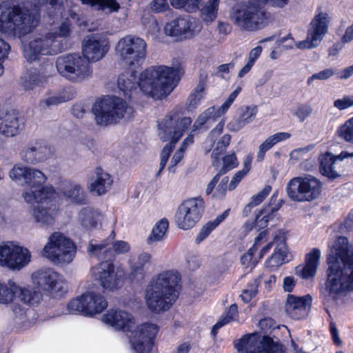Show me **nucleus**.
<instances>
[{
  "instance_id": "2eb2a0df",
  "label": "nucleus",
  "mask_w": 353,
  "mask_h": 353,
  "mask_svg": "<svg viewBox=\"0 0 353 353\" xmlns=\"http://www.w3.org/2000/svg\"><path fill=\"white\" fill-rule=\"evenodd\" d=\"M146 42L141 38L128 34L116 44L115 52L119 59L130 66H139L146 57Z\"/></svg>"
},
{
  "instance_id": "de8ad7c7",
  "label": "nucleus",
  "mask_w": 353,
  "mask_h": 353,
  "mask_svg": "<svg viewBox=\"0 0 353 353\" xmlns=\"http://www.w3.org/2000/svg\"><path fill=\"white\" fill-rule=\"evenodd\" d=\"M258 108L256 105L243 106L241 108V113L239 117L243 125H248L256 117Z\"/></svg>"
},
{
  "instance_id": "bf43d9fd",
  "label": "nucleus",
  "mask_w": 353,
  "mask_h": 353,
  "mask_svg": "<svg viewBox=\"0 0 353 353\" xmlns=\"http://www.w3.org/2000/svg\"><path fill=\"white\" fill-rule=\"evenodd\" d=\"M270 191L271 187L270 185H266L261 192L252 196L250 203L254 207L259 205L270 194Z\"/></svg>"
},
{
  "instance_id": "423d86ee",
  "label": "nucleus",
  "mask_w": 353,
  "mask_h": 353,
  "mask_svg": "<svg viewBox=\"0 0 353 353\" xmlns=\"http://www.w3.org/2000/svg\"><path fill=\"white\" fill-rule=\"evenodd\" d=\"M181 276L176 270L164 271L154 278L145 290L148 309L156 313L168 310L179 296Z\"/></svg>"
},
{
  "instance_id": "5701e85b",
  "label": "nucleus",
  "mask_w": 353,
  "mask_h": 353,
  "mask_svg": "<svg viewBox=\"0 0 353 353\" xmlns=\"http://www.w3.org/2000/svg\"><path fill=\"white\" fill-rule=\"evenodd\" d=\"M110 50L109 39L102 34L87 36L82 42V57L89 63L101 60Z\"/></svg>"
},
{
  "instance_id": "13d9d810",
  "label": "nucleus",
  "mask_w": 353,
  "mask_h": 353,
  "mask_svg": "<svg viewBox=\"0 0 353 353\" xmlns=\"http://www.w3.org/2000/svg\"><path fill=\"white\" fill-rule=\"evenodd\" d=\"M334 106L339 110H344L353 106V96L345 95L334 101Z\"/></svg>"
},
{
  "instance_id": "09e8293b",
  "label": "nucleus",
  "mask_w": 353,
  "mask_h": 353,
  "mask_svg": "<svg viewBox=\"0 0 353 353\" xmlns=\"http://www.w3.org/2000/svg\"><path fill=\"white\" fill-rule=\"evenodd\" d=\"M259 282V279H255L247 285L241 295V299L244 302L248 303L256 296L258 292Z\"/></svg>"
},
{
  "instance_id": "58836bf2",
  "label": "nucleus",
  "mask_w": 353,
  "mask_h": 353,
  "mask_svg": "<svg viewBox=\"0 0 353 353\" xmlns=\"http://www.w3.org/2000/svg\"><path fill=\"white\" fill-rule=\"evenodd\" d=\"M266 236V232L263 231L255 238L254 243L248 250L247 253L242 256L241 261L242 264L247 268H254L259 259H257L254 256L255 252L259 249L261 244V241Z\"/></svg>"
},
{
  "instance_id": "4d7b16f0",
  "label": "nucleus",
  "mask_w": 353,
  "mask_h": 353,
  "mask_svg": "<svg viewBox=\"0 0 353 353\" xmlns=\"http://www.w3.org/2000/svg\"><path fill=\"white\" fill-rule=\"evenodd\" d=\"M274 146V143L268 137L259 147V151L256 155L257 161H262L265 158L266 152L270 150Z\"/></svg>"
},
{
  "instance_id": "dca6fc26",
  "label": "nucleus",
  "mask_w": 353,
  "mask_h": 353,
  "mask_svg": "<svg viewBox=\"0 0 353 353\" xmlns=\"http://www.w3.org/2000/svg\"><path fill=\"white\" fill-rule=\"evenodd\" d=\"M321 190V182L310 174L294 177L286 186L288 196L297 202L312 201L319 197Z\"/></svg>"
},
{
  "instance_id": "aec40b11",
  "label": "nucleus",
  "mask_w": 353,
  "mask_h": 353,
  "mask_svg": "<svg viewBox=\"0 0 353 353\" xmlns=\"http://www.w3.org/2000/svg\"><path fill=\"white\" fill-rule=\"evenodd\" d=\"M31 277L34 285L51 295H61L65 291L66 282L63 276L52 269L39 270L32 273Z\"/></svg>"
},
{
  "instance_id": "ddd939ff",
  "label": "nucleus",
  "mask_w": 353,
  "mask_h": 353,
  "mask_svg": "<svg viewBox=\"0 0 353 353\" xmlns=\"http://www.w3.org/2000/svg\"><path fill=\"white\" fill-rule=\"evenodd\" d=\"M55 66L62 77L74 83H81L91 78L93 72L88 60L77 53L59 56Z\"/></svg>"
},
{
  "instance_id": "20e7f679",
  "label": "nucleus",
  "mask_w": 353,
  "mask_h": 353,
  "mask_svg": "<svg viewBox=\"0 0 353 353\" xmlns=\"http://www.w3.org/2000/svg\"><path fill=\"white\" fill-rule=\"evenodd\" d=\"M102 321L116 330H123L129 338L132 353H150L159 332V327L152 323L137 326L130 313L112 309L102 316Z\"/></svg>"
},
{
  "instance_id": "7ed1b4c3",
  "label": "nucleus",
  "mask_w": 353,
  "mask_h": 353,
  "mask_svg": "<svg viewBox=\"0 0 353 353\" xmlns=\"http://www.w3.org/2000/svg\"><path fill=\"white\" fill-rule=\"evenodd\" d=\"M325 290L336 300L353 291V245L345 236L337 238L327 258Z\"/></svg>"
},
{
  "instance_id": "3c124183",
  "label": "nucleus",
  "mask_w": 353,
  "mask_h": 353,
  "mask_svg": "<svg viewBox=\"0 0 353 353\" xmlns=\"http://www.w3.org/2000/svg\"><path fill=\"white\" fill-rule=\"evenodd\" d=\"M231 140V136L228 134H224L216 143L215 148L212 153V157L218 159L219 156L225 151Z\"/></svg>"
},
{
  "instance_id": "473e14b6",
  "label": "nucleus",
  "mask_w": 353,
  "mask_h": 353,
  "mask_svg": "<svg viewBox=\"0 0 353 353\" xmlns=\"http://www.w3.org/2000/svg\"><path fill=\"white\" fill-rule=\"evenodd\" d=\"M321 251L318 248H313L305 256V265H299L296 268L297 274L303 279L314 277L319 264Z\"/></svg>"
},
{
  "instance_id": "9b49d317",
  "label": "nucleus",
  "mask_w": 353,
  "mask_h": 353,
  "mask_svg": "<svg viewBox=\"0 0 353 353\" xmlns=\"http://www.w3.org/2000/svg\"><path fill=\"white\" fill-rule=\"evenodd\" d=\"M330 21L329 14L318 8L309 24L305 39L295 42L292 34H288L285 37L279 38L276 43L278 45H283V48L286 50L292 49L294 46L300 50L315 48L320 45L327 33Z\"/></svg>"
},
{
  "instance_id": "a211bd4d",
  "label": "nucleus",
  "mask_w": 353,
  "mask_h": 353,
  "mask_svg": "<svg viewBox=\"0 0 353 353\" xmlns=\"http://www.w3.org/2000/svg\"><path fill=\"white\" fill-rule=\"evenodd\" d=\"M107 306L108 302L101 294L86 292L71 300L67 305V310L69 314L80 313L91 316L101 313Z\"/></svg>"
},
{
  "instance_id": "6ab92c4d",
  "label": "nucleus",
  "mask_w": 353,
  "mask_h": 353,
  "mask_svg": "<svg viewBox=\"0 0 353 353\" xmlns=\"http://www.w3.org/2000/svg\"><path fill=\"white\" fill-rule=\"evenodd\" d=\"M203 210L204 201L201 196L185 200L175 214L176 225L184 230L193 228L201 218Z\"/></svg>"
},
{
  "instance_id": "1a4fd4ad",
  "label": "nucleus",
  "mask_w": 353,
  "mask_h": 353,
  "mask_svg": "<svg viewBox=\"0 0 353 353\" xmlns=\"http://www.w3.org/2000/svg\"><path fill=\"white\" fill-rule=\"evenodd\" d=\"M42 299L41 294L29 286L22 287L13 281L7 284L0 283V303H12V311L17 318L23 320L27 315V310L19 303L26 306H37Z\"/></svg>"
},
{
  "instance_id": "864d4df0",
  "label": "nucleus",
  "mask_w": 353,
  "mask_h": 353,
  "mask_svg": "<svg viewBox=\"0 0 353 353\" xmlns=\"http://www.w3.org/2000/svg\"><path fill=\"white\" fill-rule=\"evenodd\" d=\"M223 167L219 172L221 174H224L229 170L238 166L239 162L234 153L225 155L223 157Z\"/></svg>"
},
{
  "instance_id": "4468645a",
  "label": "nucleus",
  "mask_w": 353,
  "mask_h": 353,
  "mask_svg": "<svg viewBox=\"0 0 353 353\" xmlns=\"http://www.w3.org/2000/svg\"><path fill=\"white\" fill-rule=\"evenodd\" d=\"M76 250L70 238L60 232H54L48 237L42 255L55 265H65L73 261Z\"/></svg>"
},
{
  "instance_id": "39448f33",
  "label": "nucleus",
  "mask_w": 353,
  "mask_h": 353,
  "mask_svg": "<svg viewBox=\"0 0 353 353\" xmlns=\"http://www.w3.org/2000/svg\"><path fill=\"white\" fill-rule=\"evenodd\" d=\"M71 23L68 19L41 30L28 41L22 42V52L26 60L32 63L43 55H54L63 51L65 48L63 40L70 37Z\"/></svg>"
},
{
  "instance_id": "f03ea898",
  "label": "nucleus",
  "mask_w": 353,
  "mask_h": 353,
  "mask_svg": "<svg viewBox=\"0 0 353 353\" xmlns=\"http://www.w3.org/2000/svg\"><path fill=\"white\" fill-rule=\"evenodd\" d=\"M181 63L176 60L172 66H151L143 71L137 81V72L128 69L118 77L117 85L124 97L130 98L139 87L147 97L160 100L169 95L183 74Z\"/></svg>"
},
{
  "instance_id": "c03bdc74",
  "label": "nucleus",
  "mask_w": 353,
  "mask_h": 353,
  "mask_svg": "<svg viewBox=\"0 0 353 353\" xmlns=\"http://www.w3.org/2000/svg\"><path fill=\"white\" fill-rule=\"evenodd\" d=\"M205 83L200 80L194 90L190 94L188 99L187 107L188 110H193L199 104L205 94Z\"/></svg>"
},
{
  "instance_id": "393cba45",
  "label": "nucleus",
  "mask_w": 353,
  "mask_h": 353,
  "mask_svg": "<svg viewBox=\"0 0 353 353\" xmlns=\"http://www.w3.org/2000/svg\"><path fill=\"white\" fill-rule=\"evenodd\" d=\"M53 154L52 148L41 140L28 143L21 150L19 155L22 161L31 164L43 162Z\"/></svg>"
},
{
  "instance_id": "0e129e2a",
  "label": "nucleus",
  "mask_w": 353,
  "mask_h": 353,
  "mask_svg": "<svg viewBox=\"0 0 353 353\" xmlns=\"http://www.w3.org/2000/svg\"><path fill=\"white\" fill-rule=\"evenodd\" d=\"M247 175V173L243 172V170H239L235 173L233 176L229 185V190H234L238 184L241 181V180Z\"/></svg>"
},
{
  "instance_id": "ea45409f",
  "label": "nucleus",
  "mask_w": 353,
  "mask_h": 353,
  "mask_svg": "<svg viewBox=\"0 0 353 353\" xmlns=\"http://www.w3.org/2000/svg\"><path fill=\"white\" fill-rule=\"evenodd\" d=\"M47 81V77L37 70L28 72L22 77V87L26 90H32L37 86H41Z\"/></svg>"
},
{
  "instance_id": "79ce46f5",
  "label": "nucleus",
  "mask_w": 353,
  "mask_h": 353,
  "mask_svg": "<svg viewBox=\"0 0 353 353\" xmlns=\"http://www.w3.org/2000/svg\"><path fill=\"white\" fill-rule=\"evenodd\" d=\"M287 254L285 244L282 242L275 248L271 257L266 261L267 267L274 269L287 263L288 261Z\"/></svg>"
},
{
  "instance_id": "412c9836",
  "label": "nucleus",
  "mask_w": 353,
  "mask_h": 353,
  "mask_svg": "<svg viewBox=\"0 0 353 353\" xmlns=\"http://www.w3.org/2000/svg\"><path fill=\"white\" fill-rule=\"evenodd\" d=\"M30 251L12 242L0 245V266L13 270H19L30 261Z\"/></svg>"
},
{
  "instance_id": "c756f323",
  "label": "nucleus",
  "mask_w": 353,
  "mask_h": 353,
  "mask_svg": "<svg viewBox=\"0 0 353 353\" xmlns=\"http://www.w3.org/2000/svg\"><path fill=\"white\" fill-rule=\"evenodd\" d=\"M112 183V176L101 168H97L90 181L88 190L91 193L101 196L110 190Z\"/></svg>"
},
{
  "instance_id": "a878e982",
  "label": "nucleus",
  "mask_w": 353,
  "mask_h": 353,
  "mask_svg": "<svg viewBox=\"0 0 353 353\" xmlns=\"http://www.w3.org/2000/svg\"><path fill=\"white\" fill-rule=\"evenodd\" d=\"M241 91V88L238 86L220 107L212 106L201 113L193 125L194 130L201 129L204 125H207V127H208V125L213 123L216 118L223 115L228 110Z\"/></svg>"
},
{
  "instance_id": "6e6d98bb",
  "label": "nucleus",
  "mask_w": 353,
  "mask_h": 353,
  "mask_svg": "<svg viewBox=\"0 0 353 353\" xmlns=\"http://www.w3.org/2000/svg\"><path fill=\"white\" fill-rule=\"evenodd\" d=\"M274 146V143L268 137L259 147V151L256 155L257 161H262L265 158L266 152L270 150Z\"/></svg>"
},
{
  "instance_id": "f8f14e48",
  "label": "nucleus",
  "mask_w": 353,
  "mask_h": 353,
  "mask_svg": "<svg viewBox=\"0 0 353 353\" xmlns=\"http://www.w3.org/2000/svg\"><path fill=\"white\" fill-rule=\"evenodd\" d=\"M229 17L237 28L245 31H256L268 23L267 13L257 5L251 3H236L230 10Z\"/></svg>"
},
{
  "instance_id": "4be33fe9",
  "label": "nucleus",
  "mask_w": 353,
  "mask_h": 353,
  "mask_svg": "<svg viewBox=\"0 0 353 353\" xmlns=\"http://www.w3.org/2000/svg\"><path fill=\"white\" fill-rule=\"evenodd\" d=\"M93 279L99 282L105 291L114 292L123 285V274L116 270L112 262L102 261L90 270Z\"/></svg>"
},
{
  "instance_id": "49530a36",
  "label": "nucleus",
  "mask_w": 353,
  "mask_h": 353,
  "mask_svg": "<svg viewBox=\"0 0 353 353\" xmlns=\"http://www.w3.org/2000/svg\"><path fill=\"white\" fill-rule=\"evenodd\" d=\"M336 134L341 139L353 144V117L338 127Z\"/></svg>"
},
{
  "instance_id": "69168bd1",
  "label": "nucleus",
  "mask_w": 353,
  "mask_h": 353,
  "mask_svg": "<svg viewBox=\"0 0 353 353\" xmlns=\"http://www.w3.org/2000/svg\"><path fill=\"white\" fill-rule=\"evenodd\" d=\"M234 321L225 312L222 314L219 320L213 326L212 333L215 334L219 329L225 325L226 324Z\"/></svg>"
},
{
  "instance_id": "9d476101",
  "label": "nucleus",
  "mask_w": 353,
  "mask_h": 353,
  "mask_svg": "<svg viewBox=\"0 0 353 353\" xmlns=\"http://www.w3.org/2000/svg\"><path fill=\"white\" fill-rule=\"evenodd\" d=\"M192 120L190 117L180 118L176 113L166 116L159 124V135L163 141H169L163 148L161 153L159 170L156 174L159 177L167 164L170 153L174 144L183 136V132L190 125Z\"/></svg>"
},
{
  "instance_id": "cd10ccee",
  "label": "nucleus",
  "mask_w": 353,
  "mask_h": 353,
  "mask_svg": "<svg viewBox=\"0 0 353 353\" xmlns=\"http://www.w3.org/2000/svg\"><path fill=\"white\" fill-rule=\"evenodd\" d=\"M311 303L312 299L309 296L296 297L289 295L285 305V311L290 318L301 319L307 316Z\"/></svg>"
},
{
  "instance_id": "4c0bfd02",
  "label": "nucleus",
  "mask_w": 353,
  "mask_h": 353,
  "mask_svg": "<svg viewBox=\"0 0 353 353\" xmlns=\"http://www.w3.org/2000/svg\"><path fill=\"white\" fill-rule=\"evenodd\" d=\"M278 210V208H272L270 206L265 208L261 210L255 218V221H247L244 224V228L246 232L250 231L256 226L259 228H263L267 226V224L271 217L273 216L274 212Z\"/></svg>"
},
{
  "instance_id": "bb28decb",
  "label": "nucleus",
  "mask_w": 353,
  "mask_h": 353,
  "mask_svg": "<svg viewBox=\"0 0 353 353\" xmlns=\"http://www.w3.org/2000/svg\"><path fill=\"white\" fill-rule=\"evenodd\" d=\"M24 123L19 112L12 110L0 113V134L13 137L23 130Z\"/></svg>"
},
{
  "instance_id": "e433bc0d",
  "label": "nucleus",
  "mask_w": 353,
  "mask_h": 353,
  "mask_svg": "<svg viewBox=\"0 0 353 353\" xmlns=\"http://www.w3.org/2000/svg\"><path fill=\"white\" fill-rule=\"evenodd\" d=\"M152 255L147 252L140 253L136 261L130 264L131 276L132 279L137 278L141 279L143 278L146 266L150 263Z\"/></svg>"
},
{
  "instance_id": "a19ab883",
  "label": "nucleus",
  "mask_w": 353,
  "mask_h": 353,
  "mask_svg": "<svg viewBox=\"0 0 353 353\" xmlns=\"http://www.w3.org/2000/svg\"><path fill=\"white\" fill-rule=\"evenodd\" d=\"M168 226L169 222L165 218H163L157 222L147 238V243L152 245L154 243L163 241L165 236Z\"/></svg>"
},
{
  "instance_id": "6e6552de",
  "label": "nucleus",
  "mask_w": 353,
  "mask_h": 353,
  "mask_svg": "<svg viewBox=\"0 0 353 353\" xmlns=\"http://www.w3.org/2000/svg\"><path fill=\"white\" fill-rule=\"evenodd\" d=\"M92 112L98 125L107 127L117 124L122 119L131 118L134 108L123 99L116 96H104L96 100Z\"/></svg>"
},
{
  "instance_id": "052dcab7",
  "label": "nucleus",
  "mask_w": 353,
  "mask_h": 353,
  "mask_svg": "<svg viewBox=\"0 0 353 353\" xmlns=\"http://www.w3.org/2000/svg\"><path fill=\"white\" fill-rule=\"evenodd\" d=\"M112 250L113 254H121L127 253L130 250V244L124 241H117L111 243Z\"/></svg>"
},
{
  "instance_id": "5fc2aeb1",
  "label": "nucleus",
  "mask_w": 353,
  "mask_h": 353,
  "mask_svg": "<svg viewBox=\"0 0 353 353\" xmlns=\"http://www.w3.org/2000/svg\"><path fill=\"white\" fill-rule=\"evenodd\" d=\"M228 181V176H225L221 179L212 194L213 198L221 199L225 196L227 192Z\"/></svg>"
},
{
  "instance_id": "c85d7f7f",
  "label": "nucleus",
  "mask_w": 353,
  "mask_h": 353,
  "mask_svg": "<svg viewBox=\"0 0 353 353\" xmlns=\"http://www.w3.org/2000/svg\"><path fill=\"white\" fill-rule=\"evenodd\" d=\"M165 33L177 39H184L192 36L193 23L188 18L179 17L166 23Z\"/></svg>"
},
{
  "instance_id": "f3484780",
  "label": "nucleus",
  "mask_w": 353,
  "mask_h": 353,
  "mask_svg": "<svg viewBox=\"0 0 353 353\" xmlns=\"http://www.w3.org/2000/svg\"><path fill=\"white\" fill-rule=\"evenodd\" d=\"M235 348L239 353H283L279 341L257 334L245 335L235 343Z\"/></svg>"
},
{
  "instance_id": "680f3d73",
  "label": "nucleus",
  "mask_w": 353,
  "mask_h": 353,
  "mask_svg": "<svg viewBox=\"0 0 353 353\" xmlns=\"http://www.w3.org/2000/svg\"><path fill=\"white\" fill-rule=\"evenodd\" d=\"M10 47L8 43L0 39V76L3 74L4 68L3 63L8 57Z\"/></svg>"
},
{
  "instance_id": "c9c22d12",
  "label": "nucleus",
  "mask_w": 353,
  "mask_h": 353,
  "mask_svg": "<svg viewBox=\"0 0 353 353\" xmlns=\"http://www.w3.org/2000/svg\"><path fill=\"white\" fill-rule=\"evenodd\" d=\"M88 252L90 256H95L99 260L108 261L113 256L111 243L105 240L100 243L92 240L88 247Z\"/></svg>"
},
{
  "instance_id": "b1692460",
  "label": "nucleus",
  "mask_w": 353,
  "mask_h": 353,
  "mask_svg": "<svg viewBox=\"0 0 353 353\" xmlns=\"http://www.w3.org/2000/svg\"><path fill=\"white\" fill-rule=\"evenodd\" d=\"M353 159V152L342 151L338 155L327 152L320 156V173L330 179H335L344 172L343 161L345 159Z\"/></svg>"
},
{
  "instance_id": "e2e57ef3",
  "label": "nucleus",
  "mask_w": 353,
  "mask_h": 353,
  "mask_svg": "<svg viewBox=\"0 0 353 353\" xmlns=\"http://www.w3.org/2000/svg\"><path fill=\"white\" fill-rule=\"evenodd\" d=\"M216 228L211 223L210 221L207 223L205 225L203 226L199 233L196 236L195 239V241L196 243H200L203 241L205 238H207L209 234L214 230Z\"/></svg>"
},
{
  "instance_id": "f704fd0d",
  "label": "nucleus",
  "mask_w": 353,
  "mask_h": 353,
  "mask_svg": "<svg viewBox=\"0 0 353 353\" xmlns=\"http://www.w3.org/2000/svg\"><path fill=\"white\" fill-rule=\"evenodd\" d=\"M32 216L35 222L41 225H52L57 214V208L55 205H50L48 208L37 206L32 209Z\"/></svg>"
},
{
  "instance_id": "7c9ffc66",
  "label": "nucleus",
  "mask_w": 353,
  "mask_h": 353,
  "mask_svg": "<svg viewBox=\"0 0 353 353\" xmlns=\"http://www.w3.org/2000/svg\"><path fill=\"white\" fill-rule=\"evenodd\" d=\"M60 191L63 197L72 203L82 205L86 203V193L79 183L71 181H65Z\"/></svg>"
},
{
  "instance_id": "8fccbe9b",
  "label": "nucleus",
  "mask_w": 353,
  "mask_h": 353,
  "mask_svg": "<svg viewBox=\"0 0 353 353\" xmlns=\"http://www.w3.org/2000/svg\"><path fill=\"white\" fill-rule=\"evenodd\" d=\"M313 109L310 104L300 103L294 109L293 114L300 122H303L312 113Z\"/></svg>"
},
{
  "instance_id": "338daca9",
  "label": "nucleus",
  "mask_w": 353,
  "mask_h": 353,
  "mask_svg": "<svg viewBox=\"0 0 353 353\" xmlns=\"http://www.w3.org/2000/svg\"><path fill=\"white\" fill-rule=\"evenodd\" d=\"M201 0H184L183 10L188 12H194L199 8Z\"/></svg>"
},
{
  "instance_id": "0eeeda50",
  "label": "nucleus",
  "mask_w": 353,
  "mask_h": 353,
  "mask_svg": "<svg viewBox=\"0 0 353 353\" xmlns=\"http://www.w3.org/2000/svg\"><path fill=\"white\" fill-rule=\"evenodd\" d=\"M9 177L17 182L23 181L29 188L23 193V197L28 203L48 204L56 198V192L52 186H43L47 177L39 170L18 163L10 170Z\"/></svg>"
},
{
  "instance_id": "37998d69",
  "label": "nucleus",
  "mask_w": 353,
  "mask_h": 353,
  "mask_svg": "<svg viewBox=\"0 0 353 353\" xmlns=\"http://www.w3.org/2000/svg\"><path fill=\"white\" fill-rule=\"evenodd\" d=\"M219 4V0H209L201 9V17L204 22L211 23L216 18Z\"/></svg>"
},
{
  "instance_id": "a18cd8bd",
  "label": "nucleus",
  "mask_w": 353,
  "mask_h": 353,
  "mask_svg": "<svg viewBox=\"0 0 353 353\" xmlns=\"http://www.w3.org/2000/svg\"><path fill=\"white\" fill-rule=\"evenodd\" d=\"M83 4L95 7L98 10L108 8L111 12H117L120 8L119 3L116 0H81Z\"/></svg>"
},
{
  "instance_id": "2f4dec72",
  "label": "nucleus",
  "mask_w": 353,
  "mask_h": 353,
  "mask_svg": "<svg viewBox=\"0 0 353 353\" xmlns=\"http://www.w3.org/2000/svg\"><path fill=\"white\" fill-rule=\"evenodd\" d=\"M103 218V214L98 209L85 207L79 212L77 221L84 230H90L96 228Z\"/></svg>"
},
{
  "instance_id": "72a5a7b5",
  "label": "nucleus",
  "mask_w": 353,
  "mask_h": 353,
  "mask_svg": "<svg viewBox=\"0 0 353 353\" xmlns=\"http://www.w3.org/2000/svg\"><path fill=\"white\" fill-rule=\"evenodd\" d=\"M73 98V94L65 90L59 92H48L46 97L39 103L40 109L43 110L58 105Z\"/></svg>"
},
{
  "instance_id": "603ef678",
  "label": "nucleus",
  "mask_w": 353,
  "mask_h": 353,
  "mask_svg": "<svg viewBox=\"0 0 353 353\" xmlns=\"http://www.w3.org/2000/svg\"><path fill=\"white\" fill-rule=\"evenodd\" d=\"M336 74V70L332 68H325L313 74L307 79V84L310 85L314 80L325 81Z\"/></svg>"
},
{
  "instance_id": "774afa93",
  "label": "nucleus",
  "mask_w": 353,
  "mask_h": 353,
  "mask_svg": "<svg viewBox=\"0 0 353 353\" xmlns=\"http://www.w3.org/2000/svg\"><path fill=\"white\" fill-rule=\"evenodd\" d=\"M291 137V134L289 132H277L274 134H272L269 137L271 139L272 142L274 143V145L277 144L279 142L285 141L288 139H290Z\"/></svg>"
},
{
  "instance_id": "f257e3e1",
  "label": "nucleus",
  "mask_w": 353,
  "mask_h": 353,
  "mask_svg": "<svg viewBox=\"0 0 353 353\" xmlns=\"http://www.w3.org/2000/svg\"><path fill=\"white\" fill-rule=\"evenodd\" d=\"M62 0L3 1L0 3V33L21 39L38 26L43 12L63 19Z\"/></svg>"
}]
</instances>
